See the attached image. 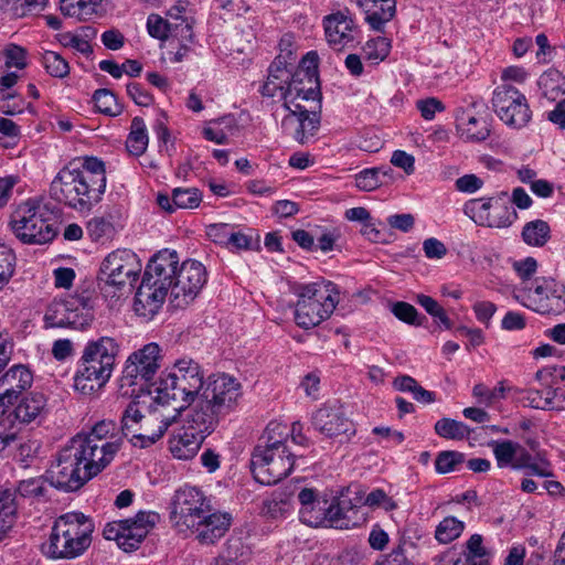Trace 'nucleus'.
I'll list each match as a JSON object with an SVG mask.
<instances>
[{"label":"nucleus","instance_id":"f257e3e1","mask_svg":"<svg viewBox=\"0 0 565 565\" xmlns=\"http://www.w3.org/2000/svg\"><path fill=\"white\" fill-rule=\"evenodd\" d=\"M105 163L96 157L70 162L51 182V198L78 212H88L106 190Z\"/></svg>","mask_w":565,"mask_h":565},{"label":"nucleus","instance_id":"f03ea898","mask_svg":"<svg viewBox=\"0 0 565 565\" xmlns=\"http://www.w3.org/2000/svg\"><path fill=\"white\" fill-rule=\"evenodd\" d=\"M205 385L203 371L192 359L175 361L172 369L164 372L156 388L154 402L161 406H171L178 416L196 403Z\"/></svg>","mask_w":565,"mask_h":565},{"label":"nucleus","instance_id":"7ed1b4c3","mask_svg":"<svg viewBox=\"0 0 565 565\" xmlns=\"http://www.w3.org/2000/svg\"><path fill=\"white\" fill-rule=\"evenodd\" d=\"M242 385L225 373L212 374L205 380L203 391L191 408L195 424L203 431H214L221 418L234 412L242 397Z\"/></svg>","mask_w":565,"mask_h":565},{"label":"nucleus","instance_id":"20e7f679","mask_svg":"<svg viewBox=\"0 0 565 565\" xmlns=\"http://www.w3.org/2000/svg\"><path fill=\"white\" fill-rule=\"evenodd\" d=\"M289 431L285 425L269 423L262 437L265 445H257L252 454L250 468L253 476L260 484H276L286 478L295 465L292 455L284 439Z\"/></svg>","mask_w":565,"mask_h":565},{"label":"nucleus","instance_id":"39448f33","mask_svg":"<svg viewBox=\"0 0 565 565\" xmlns=\"http://www.w3.org/2000/svg\"><path fill=\"white\" fill-rule=\"evenodd\" d=\"M118 344L113 338L102 337L87 342L74 375V388L83 395H90L109 381Z\"/></svg>","mask_w":565,"mask_h":565},{"label":"nucleus","instance_id":"423d86ee","mask_svg":"<svg viewBox=\"0 0 565 565\" xmlns=\"http://www.w3.org/2000/svg\"><path fill=\"white\" fill-rule=\"evenodd\" d=\"M93 522L79 512L61 515L54 522L42 552L52 559H71L82 555L92 543Z\"/></svg>","mask_w":565,"mask_h":565},{"label":"nucleus","instance_id":"0eeeda50","mask_svg":"<svg viewBox=\"0 0 565 565\" xmlns=\"http://www.w3.org/2000/svg\"><path fill=\"white\" fill-rule=\"evenodd\" d=\"M292 292L298 298L295 321L302 329H311L328 319L339 301V291L331 281L297 284Z\"/></svg>","mask_w":565,"mask_h":565},{"label":"nucleus","instance_id":"6e6552de","mask_svg":"<svg viewBox=\"0 0 565 565\" xmlns=\"http://www.w3.org/2000/svg\"><path fill=\"white\" fill-rule=\"evenodd\" d=\"M90 457L79 449L72 440L63 447L46 471L47 479L54 488L73 492L79 490L87 481L97 476L104 468L95 461L97 470L89 468Z\"/></svg>","mask_w":565,"mask_h":565},{"label":"nucleus","instance_id":"1a4fd4ad","mask_svg":"<svg viewBox=\"0 0 565 565\" xmlns=\"http://www.w3.org/2000/svg\"><path fill=\"white\" fill-rule=\"evenodd\" d=\"M9 225L14 236L28 245L46 244L56 235L54 222L46 207L31 199L14 209Z\"/></svg>","mask_w":565,"mask_h":565},{"label":"nucleus","instance_id":"9d476101","mask_svg":"<svg viewBox=\"0 0 565 565\" xmlns=\"http://www.w3.org/2000/svg\"><path fill=\"white\" fill-rule=\"evenodd\" d=\"M141 270V260L135 252L128 248H118L103 259L98 281L106 295L115 297L117 292L134 287Z\"/></svg>","mask_w":565,"mask_h":565},{"label":"nucleus","instance_id":"9b49d317","mask_svg":"<svg viewBox=\"0 0 565 565\" xmlns=\"http://www.w3.org/2000/svg\"><path fill=\"white\" fill-rule=\"evenodd\" d=\"M514 298L540 315H559L565 311V285L551 277H536L515 289Z\"/></svg>","mask_w":565,"mask_h":565},{"label":"nucleus","instance_id":"f8f14e48","mask_svg":"<svg viewBox=\"0 0 565 565\" xmlns=\"http://www.w3.org/2000/svg\"><path fill=\"white\" fill-rule=\"evenodd\" d=\"M319 55L316 51L308 52L292 72L282 93L284 107L291 109L292 105L301 102L318 105L321 99L318 73Z\"/></svg>","mask_w":565,"mask_h":565},{"label":"nucleus","instance_id":"ddd939ff","mask_svg":"<svg viewBox=\"0 0 565 565\" xmlns=\"http://www.w3.org/2000/svg\"><path fill=\"white\" fill-rule=\"evenodd\" d=\"M170 509L172 526L178 532L186 534L205 513L211 512L212 507L210 499L200 488L185 484L175 490Z\"/></svg>","mask_w":565,"mask_h":565},{"label":"nucleus","instance_id":"4468645a","mask_svg":"<svg viewBox=\"0 0 565 565\" xmlns=\"http://www.w3.org/2000/svg\"><path fill=\"white\" fill-rule=\"evenodd\" d=\"M116 428L115 422L100 420L93 426L89 433L77 434L71 439L90 457V462H88L90 469L97 470V467L93 465L95 461L105 469L115 458L120 448V443L107 438L115 435Z\"/></svg>","mask_w":565,"mask_h":565},{"label":"nucleus","instance_id":"2eb2a0df","mask_svg":"<svg viewBox=\"0 0 565 565\" xmlns=\"http://www.w3.org/2000/svg\"><path fill=\"white\" fill-rule=\"evenodd\" d=\"M158 520L157 513L140 511L134 518L107 523L103 534L106 540L116 541L125 552H131L139 547Z\"/></svg>","mask_w":565,"mask_h":565},{"label":"nucleus","instance_id":"dca6fc26","mask_svg":"<svg viewBox=\"0 0 565 565\" xmlns=\"http://www.w3.org/2000/svg\"><path fill=\"white\" fill-rule=\"evenodd\" d=\"M491 103L493 111L509 127L523 128L532 118L525 95L510 84L499 85L493 90Z\"/></svg>","mask_w":565,"mask_h":565},{"label":"nucleus","instance_id":"f3484780","mask_svg":"<svg viewBox=\"0 0 565 565\" xmlns=\"http://www.w3.org/2000/svg\"><path fill=\"white\" fill-rule=\"evenodd\" d=\"M161 349L154 343H148L141 349L132 352L124 366L121 387L125 386H139L143 388L150 381L153 380L160 367Z\"/></svg>","mask_w":565,"mask_h":565},{"label":"nucleus","instance_id":"a211bd4d","mask_svg":"<svg viewBox=\"0 0 565 565\" xmlns=\"http://www.w3.org/2000/svg\"><path fill=\"white\" fill-rule=\"evenodd\" d=\"M207 280L205 267L198 260L188 259L179 268L172 287L171 303L182 308L192 302Z\"/></svg>","mask_w":565,"mask_h":565},{"label":"nucleus","instance_id":"6ab92c4d","mask_svg":"<svg viewBox=\"0 0 565 565\" xmlns=\"http://www.w3.org/2000/svg\"><path fill=\"white\" fill-rule=\"evenodd\" d=\"M322 23L326 40L333 50H351L360 43L361 31L348 10L326 15Z\"/></svg>","mask_w":565,"mask_h":565},{"label":"nucleus","instance_id":"aec40b11","mask_svg":"<svg viewBox=\"0 0 565 565\" xmlns=\"http://www.w3.org/2000/svg\"><path fill=\"white\" fill-rule=\"evenodd\" d=\"M311 424L316 430L329 438L340 435L350 438L355 435L354 424L339 402L323 404L312 414Z\"/></svg>","mask_w":565,"mask_h":565},{"label":"nucleus","instance_id":"412c9836","mask_svg":"<svg viewBox=\"0 0 565 565\" xmlns=\"http://www.w3.org/2000/svg\"><path fill=\"white\" fill-rule=\"evenodd\" d=\"M348 493L349 490H342L339 494L329 499L323 526L344 530L360 525L363 520L359 515L362 499L356 498L354 502L348 497Z\"/></svg>","mask_w":565,"mask_h":565},{"label":"nucleus","instance_id":"4be33fe9","mask_svg":"<svg viewBox=\"0 0 565 565\" xmlns=\"http://www.w3.org/2000/svg\"><path fill=\"white\" fill-rule=\"evenodd\" d=\"M194 412L188 411L185 415V423L182 427V431L173 435L169 440V449L174 458L181 460L192 459L201 448L204 439L212 431H203L195 424Z\"/></svg>","mask_w":565,"mask_h":565},{"label":"nucleus","instance_id":"5701e85b","mask_svg":"<svg viewBox=\"0 0 565 565\" xmlns=\"http://www.w3.org/2000/svg\"><path fill=\"white\" fill-rule=\"evenodd\" d=\"M179 271V256L175 250L162 249L154 254L146 266L142 278L152 286L166 287L172 292V287Z\"/></svg>","mask_w":565,"mask_h":565},{"label":"nucleus","instance_id":"b1692460","mask_svg":"<svg viewBox=\"0 0 565 565\" xmlns=\"http://www.w3.org/2000/svg\"><path fill=\"white\" fill-rule=\"evenodd\" d=\"M318 105L307 107L302 104L292 105L291 109H287L289 114L282 119L281 126L285 130L296 126L294 138L306 143L319 128V116L316 108Z\"/></svg>","mask_w":565,"mask_h":565},{"label":"nucleus","instance_id":"393cba45","mask_svg":"<svg viewBox=\"0 0 565 565\" xmlns=\"http://www.w3.org/2000/svg\"><path fill=\"white\" fill-rule=\"evenodd\" d=\"M300 503L299 518L300 521L309 526L319 527L326 523V511L329 498L324 493H319L311 488H303L298 493Z\"/></svg>","mask_w":565,"mask_h":565},{"label":"nucleus","instance_id":"a878e982","mask_svg":"<svg viewBox=\"0 0 565 565\" xmlns=\"http://www.w3.org/2000/svg\"><path fill=\"white\" fill-rule=\"evenodd\" d=\"M296 57L292 55L291 51H288L286 55H278L268 68V76L265 84L262 86L260 93L266 97H274L277 93H280L282 97V93L286 90L288 85L292 65Z\"/></svg>","mask_w":565,"mask_h":565},{"label":"nucleus","instance_id":"bb28decb","mask_svg":"<svg viewBox=\"0 0 565 565\" xmlns=\"http://www.w3.org/2000/svg\"><path fill=\"white\" fill-rule=\"evenodd\" d=\"M231 520L228 513L213 512L212 509L188 533L195 534L201 544H213L227 532Z\"/></svg>","mask_w":565,"mask_h":565},{"label":"nucleus","instance_id":"cd10ccee","mask_svg":"<svg viewBox=\"0 0 565 565\" xmlns=\"http://www.w3.org/2000/svg\"><path fill=\"white\" fill-rule=\"evenodd\" d=\"M168 292L166 287L152 286L150 281L142 278L135 296L136 313L143 318H152L162 307Z\"/></svg>","mask_w":565,"mask_h":565},{"label":"nucleus","instance_id":"c85d7f7f","mask_svg":"<svg viewBox=\"0 0 565 565\" xmlns=\"http://www.w3.org/2000/svg\"><path fill=\"white\" fill-rule=\"evenodd\" d=\"M178 415H163L154 413L145 424L140 425V433H131L130 441L135 447L146 448L158 441Z\"/></svg>","mask_w":565,"mask_h":565},{"label":"nucleus","instance_id":"c756f323","mask_svg":"<svg viewBox=\"0 0 565 565\" xmlns=\"http://www.w3.org/2000/svg\"><path fill=\"white\" fill-rule=\"evenodd\" d=\"M17 402V406L8 416L10 419L13 417L19 424L40 422L47 412V401L42 393H30Z\"/></svg>","mask_w":565,"mask_h":565},{"label":"nucleus","instance_id":"7c9ffc66","mask_svg":"<svg viewBox=\"0 0 565 565\" xmlns=\"http://www.w3.org/2000/svg\"><path fill=\"white\" fill-rule=\"evenodd\" d=\"M31 371L21 364L13 365L0 377V393L2 398L15 403L22 392L32 385Z\"/></svg>","mask_w":565,"mask_h":565},{"label":"nucleus","instance_id":"2f4dec72","mask_svg":"<svg viewBox=\"0 0 565 565\" xmlns=\"http://www.w3.org/2000/svg\"><path fill=\"white\" fill-rule=\"evenodd\" d=\"M501 196L499 198H480L469 201L466 206L465 211L467 214H471L472 217H479L480 220H487L489 226H498V227H505L512 224L513 220L516 217L515 211L511 210L510 207L505 206V216L500 218L498 222L490 220V210L494 209L498 210L500 206Z\"/></svg>","mask_w":565,"mask_h":565},{"label":"nucleus","instance_id":"473e14b6","mask_svg":"<svg viewBox=\"0 0 565 565\" xmlns=\"http://www.w3.org/2000/svg\"><path fill=\"white\" fill-rule=\"evenodd\" d=\"M456 126L461 138L467 141H484L490 135V127L488 121L482 117L470 115L466 110H461L459 114H457Z\"/></svg>","mask_w":565,"mask_h":565},{"label":"nucleus","instance_id":"72a5a7b5","mask_svg":"<svg viewBox=\"0 0 565 565\" xmlns=\"http://www.w3.org/2000/svg\"><path fill=\"white\" fill-rule=\"evenodd\" d=\"M514 470H526L527 475L550 477L553 475L551 463L544 458H535L522 445L516 443Z\"/></svg>","mask_w":565,"mask_h":565},{"label":"nucleus","instance_id":"f704fd0d","mask_svg":"<svg viewBox=\"0 0 565 565\" xmlns=\"http://www.w3.org/2000/svg\"><path fill=\"white\" fill-rule=\"evenodd\" d=\"M18 504L14 492L0 490V541L9 533L17 521Z\"/></svg>","mask_w":565,"mask_h":565},{"label":"nucleus","instance_id":"c9c22d12","mask_svg":"<svg viewBox=\"0 0 565 565\" xmlns=\"http://www.w3.org/2000/svg\"><path fill=\"white\" fill-rule=\"evenodd\" d=\"M149 137L147 127L142 118L135 117L131 120L130 132L126 140L128 152L135 157H140L147 150Z\"/></svg>","mask_w":565,"mask_h":565},{"label":"nucleus","instance_id":"e433bc0d","mask_svg":"<svg viewBox=\"0 0 565 565\" xmlns=\"http://www.w3.org/2000/svg\"><path fill=\"white\" fill-rule=\"evenodd\" d=\"M522 237L527 245L542 247L551 238L550 225L543 220L531 221L524 225Z\"/></svg>","mask_w":565,"mask_h":565},{"label":"nucleus","instance_id":"4c0bfd02","mask_svg":"<svg viewBox=\"0 0 565 565\" xmlns=\"http://www.w3.org/2000/svg\"><path fill=\"white\" fill-rule=\"evenodd\" d=\"M434 428L441 438L452 440H462L471 433L465 423L446 417L437 420Z\"/></svg>","mask_w":565,"mask_h":565},{"label":"nucleus","instance_id":"58836bf2","mask_svg":"<svg viewBox=\"0 0 565 565\" xmlns=\"http://www.w3.org/2000/svg\"><path fill=\"white\" fill-rule=\"evenodd\" d=\"M391 41L384 36L369 40L362 47L363 57L373 65L383 62L391 52Z\"/></svg>","mask_w":565,"mask_h":565},{"label":"nucleus","instance_id":"ea45409f","mask_svg":"<svg viewBox=\"0 0 565 565\" xmlns=\"http://www.w3.org/2000/svg\"><path fill=\"white\" fill-rule=\"evenodd\" d=\"M499 468L514 469L516 443L512 440H492L489 443Z\"/></svg>","mask_w":565,"mask_h":565},{"label":"nucleus","instance_id":"a19ab883","mask_svg":"<svg viewBox=\"0 0 565 565\" xmlns=\"http://www.w3.org/2000/svg\"><path fill=\"white\" fill-rule=\"evenodd\" d=\"M415 300L430 317L434 318L436 323L444 327L446 330H450L452 328V322L447 316L445 309L433 297L418 294L416 295Z\"/></svg>","mask_w":565,"mask_h":565},{"label":"nucleus","instance_id":"79ce46f5","mask_svg":"<svg viewBox=\"0 0 565 565\" xmlns=\"http://www.w3.org/2000/svg\"><path fill=\"white\" fill-rule=\"evenodd\" d=\"M372 9H365V20L373 30L381 31L384 24L392 20L395 14V2H388L387 7L377 6L379 2H372Z\"/></svg>","mask_w":565,"mask_h":565},{"label":"nucleus","instance_id":"37998d69","mask_svg":"<svg viewBox=\"0 0 565 565\" xmlns=\"http://www.w3.org/2000/svg\"><path fill=\"white\" fill-rule=\"evenodd\" d=\"M87 233L93 242H104L113 238L116 230L110 217L95 216L87 223Z\"/></svg>","mask_w":565,"mask_h":565},{"label":"nucleus","instance_id":"c03bdc74","mask_svg":"<svg viewBox=\"0 0 565 565\" xmlns=\"http://www.w3.org/2000/svg\"><path fill=\"white\" fill-rule=\"evenodd\" d=\"M41 64L52 77L64 78L70 74L68 62L56 52L45 51L41 56Z\"/></svg>","mask_w":565,"mask_h":565},{"label":"nucleus","instance_id":"a18cd8bd","mask_svg":"<svg viewBox=\"0 0 565 565\" xmlns=\"http://www.w3.org/2000/svg\"><path fill=\"white\" fill-rule=\"evenodd\" d=\"M465 529L462 521L455 516H447L437 525L435 537L438 542L447 544L460 536Z\"/></svg>","mask_w":565,"mask_h":565},{"label":"nucleus","instance_id":"49530a36","mask_svg":"<svg viewBox=\"0 0 565 565\" xmlns=\"http://www.w3.org/2000/svg\"><path fill=\"white\" fill-rule=\"evenodd\" d=\"M97 109L108 116H118L122 111V106L117 102L116 95L107 89L99 88L93 95Z\"/></svg>","mask_w":565,"mask_h":565},{"label":"nucleus","instance_id":"de8ad7c7","mask_svg":"<svg viewBox=\"0 0 565 565\" xmlns=\"http://www.w3.org/2000/svg\"><path fill=\"white\" fill-rule=\"evenodd\" d=\"M202 201V193L196 188H175L172 191V202L177 209H195Z\"/></svg>","mask_w":565,"mask_h":565},{"label":"nucleus","instance_id":"09e8293b","mask_svg":"<svg viewBox=\"0 0 565 565\" xmlns=\"http://www.w3.org/2000/svg\"><path fill=\"white\" fill-rule=\"evenodd\" d=\"M71 301H53L44 316V322L50 328H65V318L67 317Z\"/></svg>","mask_w":565,"mask_h":565},{"label":"nucleus","instance_id":"8fccbe9b","mask_svg":"<svg viewBox=\"0 0 565 565\" xmlns=\"http://www.w3.org/2000/svg\"><path fill=\"white\" fill-rule=\"evenodd\" d=\"M465 461V455L456 450H444L439 452L435 460L436 471L445 475L458 469Z\"/></svg>","mask_w":565,"mask_h":565},{"label":"nucleus","instance_id":"3c124183","mask_svg":"<svg viewBox=\"0 0 565 565\" xmlns=\"http://www.w3.org/2000/svg\"><path fill=\"white\" fill-rule=\"evenodd\" d=\"M392 313L401 321L413 324L422 326L423 321L426 320L425 316H419L417 309L405 301H396L391 305Z\"/></svg>","mask_w":565,"mask_h":565},{"label":"nucleus","instance_id":"603ef678","mask_svg":"<svg viewBox=\"0 0 565 565\" xmlns=\"http://www.w3.org/2000/svg\"><path fill=\"white\" fill-rule=\"evenodd\" d=\"M556 396V391L552 387H546L542 391L539 390H530L526 393L525 399L527 401L529 406L536 409H553L554 398Z\"/></svg>","mask_w":565,"mask_h":565},{"label":"nucleus","instance_id":"864d4df0","mask_svg":"<svg viewBox=\"0 0 565 565\" xmlns=\"http://www.w3.org/2000/svg\"><path fill=\"white\" fill-rule=\"evenodd\" d=\"M380 174H385L382 168L364 169L355 175V185L361 191H373L382 184Z\"/></svg>","mask_w":565,"mask_h":565},{"label":"nucleus","instance_id":"5fc2aeb1","mask_svg":"<svg viewBox=\"0 0 565 565\" xmlns=\"http://www.w3.org/2000/svg\"><path fill=\"white\" fill-rule=\"evenodd\" d=\"M483 539L480 534H473L466 543V550L463 551L461 558H469V561H476V563H489L487 558V551L482 545Z\"/></svg>","mask_w":565,"mask_h":565},{"label":"nucleus","instance_id":"6e6d98bb","mask_svg":"<svg viewBox=\"0 0 565 565\" xmlns=\"http://www.w3.org/2000/svg\"><path fill=\"white\" fill-rule=\"evenodd\" d=\"M15 254L7 245L0 243V285L9 281L15 268Z\"/></svg>","mask_w":565,"mask_h":565},{"label":"nucleus","instance_id":"4d7b16f0","mask_svg":"<svg viewBox=\"0 0 565 565\" xmlns=\"http://www.w3.org/2000/svg\"><path fill=\"white\" fill-rule=\"evenodd\" d=\"M93 315L88 309L83 307L82 309L74 308L71 301L67 317L65 318V328H73L77 330L85 329L90 324Z\"/></svg>","mask_w":565,"mask_h":565},{"label":"nucleus","instance_id":"13d9d810","mask_svg":"<svg viewBox=\"0 0 565 565\" xmlns=\"http://www.w3.org/2000/svg\"><path fill=\"white\" fill-rule=\"evenodd\" d=\"M138 403L130 402L121 416V430L125 436L136 431V426L143 419Z\"/></svg>","mask_w":565,"mask_h":565},{"label":"nucleus","instance_id":"bf43d9fd","mask_svg":"<svg viewBox=\"0 0 565 565\" xmlns=\"http://www.w3.org/2000/svg\"><path fill=\"white\" fill-rule=\"evenodd\" d=\"M29 104L22 96L13 94H6L0 96V111L4 115L13 116L22 114Z\"/></svg>","mask_w":565,"mask_h":565},{"label":"nucleus","instance_id":"052dcab7","mask_svg":"<svg viewBox=\"0 0 565 565\" xmlns=\"http://www.w3.org/2000/svg\"><path fill=\"white\" fill-rule=\"evenodd\" d=\"M44 481L41 478H31L19 482L13 491L22 498H40L44 495Z\"/></svg>","mask_w":565,"mask_h":565},{"label":"nucleus","instance_id":"680f3d73","mask_svg":"<svg viewBox=\"0 0 565 565\" xmlns=\"http://www.w3.org/2000/svg\"><path fill=\"white\" fill-rule=\"evenodd\" d=\"M6 57V66L23 70L26 66V50L17 44H9L3 51Z\"/></svg>","mask_w":565,"mask_h":565},{"label":"nucleus","instance_id":"e2e57ef3","mask_svg":"<svg viewBox=\"0 0 565 565\" xmlns=\"http://www.w3.org/2000/svg\"><path fill=\"white\" fill-rule=\"evenodd\" d=\"M18 429L10 416L0 419V452L17 439Z\"/></svg>","mask_w":565,"mask_h":565},{"label":"nucleus","instance_id":"0e129e2a","mask_svg":"<svg viewBox=\"0 0 565 565\" xmlns=\"http://www.w3.org/2000/svg\"><path fill=\"white\" fill-rule=\"evenodd\" d=\"M170 23L168 20L162 19L160 15L150 14L147 20L148 33L159 40L168 38Z\"/></svg>","mask_w":565,"mask_h":565},{"label":"nucleus","instance_id":"69168bd1","mask_svg":"<svg viewBox=\"0 0 565 565\" xmlns=\"http://www.w3.org/2000/svg\"><path fill=\"white\" fill-rule=\"evenodd\" d=\"M513 268L519 275V277L522 279L521 286H524L525 282H532L531 277L537 270V262L533 257H526L522 260L515 262L513 264Z\"/></svg>","mask_w":565,"mask_h":565},{"label":"nucleus","instance_id":"338daca9","mask_svg":"<svg viewBox=\"0 0 565 565\" xmlns=\"http://www.w3.org/2000/svg\"><path fill=\"white\" fill-rule=\"evenodd\" d=\"M128 96L139 106L148 107L153 103V97L141 84L130 83L127 85Z\"/></svg>","mask_w":565,"mask_h":565},{"label":"nucleus","instance_id":"774afa93","mask_svg":"<svg viewBox=\"0 0 565 565\" xmlns=\"http://www.w3.org/2000/svg\"><path fill=\"white\" fill-rule=\"evenodd\" d=\"M374 565H414L406 556L405 550L397 546L390 554L383 556Z\"/></svg>","mask_w":565,"mask_h":565}]
</instances>
